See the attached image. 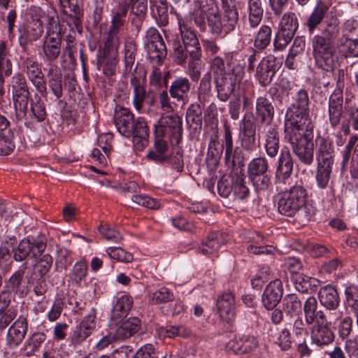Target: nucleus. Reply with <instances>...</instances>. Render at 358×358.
Instances as JSON below:
<instances>
[{
  "label": "nucleus",
  "instance_id": "obj_7",
  "mask_svg": "<svg viewBox=\"0 0 358 358\" xmlns=\"http://www.w3.org/2000/svg\"><path fill=\"white\" fill-rule=\"evenodd\" d=\"M316 143L318 146L316 180L317 185L320 188H324L328 185L331 173L332 150L330 143L324 137L318 136Z\"/></svg>",
  "mask_w": 358,
  "mask_h": 358
},
{
  "label": "nucleus",
  "instance_id": "obj_10",
  "mask_svg": "<svg viewBox=\"0 0 358 358\" xmlns=\"http://www.w3.org/2000/svg\"><path fill=\"white\" fill-rule=\"evenodd\" d=\"M145 47L149 59L156 64H161L166 56V48L159 31L155 28L148 30Z\"/></svg>",
  "mask_w": 358,
  "mask_h": 358
},
{
  "label": "nucleus",
  "instance_id": "obj_36",
  "mask_svg": "<svg viewBox=\"0 0 358 358\" xmlns=\"http://www.w3.org/2000/svg\"><path fill=\"white\" fill-rule=\"evenodd\" d=\"M272 30L269 26L262 25L254 38L255 50L262 52L271 43Z\"/></svg>",
  "mask_w": 358,
  "mask_h": 358
},
{
  "label": "nucleus",
  "instance_id": "obj_31",
  "mask_svg": "<svg viewBox=\"0 0 358 358\" xmlns=\"http://www.w3.org/2000/svg\"><path fill=\"white\" fill-rule=\"evenodd\" d=\"M225 241L223 234L215 232L203 241L200 250L203 255H211L218 251Z\"/></svg>",
  "mask_w": 358,
  "mask_h": 358
},
{
  "label": "nucleus",
  "instance_id": "obj_24",
  "mask_svg": "<svg viewBox=\"0 0 358 358\" xmlns=\"http://www.w3.org/2000/svg\"><path fill=\"white\" fill-rule=\"evenodd\" d=\"M293 160L288 149H282L278 159L275 178L278 182L285 184L291 178L293 171Z\"/></svg>",
  "mask_w": 358,
  "mask_h": 358
},
{
  "label": "nucleus",
  "instance_id": "obj_20",
  "mask_svg": "<svg viewBox=\"0 0 358 358\" xmlns=\"http://www.w3.org/2000/svg\"><path fill=\"white\" fill-rule=\"evenodd\" d=\"M283 294L282 284L280 280L271 281L265 288L262 301L268 310L273 309L279 303Z\"/></svg>",
  "mask_w": 358,
  "mask_h": 358
},
{
  "label": "nucleus",
  "instance_id": "obj_19",
  "mask_svg": "<svg viewBox=\"0 0 358 358\" xmlns=\"http://www.w3.org/2000/svg\"><path fill=\"white\" fill-rule=\"evenodd\" d=\"M217 311L220 317L227 322L234 319L236 315V300L231 292L222 293L217 300Z\"/></svg>",
  "mask_w": 358,
  "mask_h": 358
},
{
  "label": "nucleus",
  "instance_id": "obj_16",
  "mask_svg": "<svg viewBox=\"0 0 358 358\" xmlns=\"http://www.w3.org/2000/svg\"><path fill=\"white\" fill-rule=\"evenodd\" d=\"M145 74H133L130 78V84L133 89V105L138 113H144L143 103L146 97L145 87Z\"/></svg>",
  "mask_w": 358,
  "mask_h": 358
},
{
  "label": "nucleus",
  "instance_id": "obj_9",
  "mask_svg": "<svg viewBox=\"0 0 358 358\" xmlns=\"http://www.w3.org/2000/svg\"><path fill=\"white\" fill-rule=\"evenodd\" d=\"M10 90L16 115L22 119L27 113L29 98L28 86L22 75L16 74L13 77Z\"/></svg>",
  "mask_w": 358,
  "mask_h": 358
},
{
  "label": "nucleus",
  "instance_id": "obj_32",
  "mask_svg": "<svg viewBox=\"0 0 358 358\" xmlns=\"http://www.w3.org/2000/svg\"><path fill=\"white\" fill-rule=\"evenodd\" d=\"M223 8L224 10L222 22L224 33L227 34L234 30L238 20V13L234 3L223 5Z\"/></svg>",
  "mask_w": 358,
  "mask_h": 358
},
{
  "label": "nucleus",
  "instance_id": "obj_64",
  "mask_svg": "<svg viewBox=\"0 0 358 358\" xmlns=\"http://www.w3.org/2000/svg\"><path fill=\"white\" fill-rule=\"evenodd\" d=\"M346 57H358V39L347 38L343 44Z\"/></svg>",
  "mask_w": 358,
  "mask_h": 358
},
{
  "label": "nucleus",
  "instance_id": "obj_33",
  "mask_svg": "<svg viewBox=\"0 0 358 358\" xmlns=\"http://www.w3.org/2000/svg\"><path fill=\"white\" fill-rule=\"evenodd\" d=\"M48 83L52 93L59 99L62 96V75L57 66L50 64L48 73Z\"/></svg>",
  "mask_w": 358,
  "mask_h": 358
},
{
  "label": "nucleus",
  "instance_id": "obj_47",
  "mask_svg": "<svg viewBox=\"0 0 358 358\" xmlns=\"http://www.w3.org/2000/svg\"><path fill=\"white\" fill-rule=\"evenodd\" d=\"M88 265L87 263L81 260L76 262L71 271V278L76 283H80L83 280L87 274Z\"/></svg>",
  "mask_w": 358,
  "mask_h": 358
},
{
  "label": "nucleus",
  "instance_id": "obj_43",
  "mask_svg": "<svg viewBox=\"0 0 358 358\" xmlns=\"http://www.w3.org/2000/svg\"><path fill=\"white\" fill-rule=\"evenodd\" d=\"M173 299V294L165 287H160L149 295V301L153 304L166 303L171 301Z\"/></svg>",
  "mask_w": 358,
  "mask_h": 358
},
{
  "label": "nucleus",
  "instance_id": "obj_14",
  "mask_svg": "<svg viewBox=\"0 0 358 358\" xmlns=\"http://www.w3.org/2000/svg\"><path fill=\"white\" fill-rule=\"evenodd\" d=\"M227 347L229 350L236 354H257L261 350L258 338L251 335H243L235 338L229 342Z\"/></svg>",
  "mask_w": 358,
  "mask_h": 358
},
{
  "label": "nucleus",
  "instance_id": "obj_57",
  "mask_svg": "<svg viewBox=\"0 0 358 358\" xmlns=\"http://www.w3.org/2000/svg\"><path fill=\"white\" fill-rule=\"evenodd\" d=\"M218 194L224 198H227L233 192L231 182L227 178L222 177L217 182Z\"/></svg>",
  "mask_w": 358,
  "mask_h": 358
},
{
  "label": "nucleus",
  "instance_id": "obj_18",
  "mask_svg": "<svg viewBox=\"0 0 358 358\" xmlns=\"http://www.w3.org/2000/svg\"><path fill=\"white\" fill-rule=\"evenodd\" d=\"M162 125L170 130V141L172 145H178L182 138V121L177 114L164 115L161 117Z\"/></svg>",
  "mask_w": 358,
  "mask_h": 358
},
{
  "label": "nucleus",
  "instance_id": "obj_5",
  "mask_svg": "<svg viewBox=\"0 0 358 358\" xmlns=\"http://www.w3.org/2000/svg\"><path fill=\"white\" fill-rule=\"evenodd\" d=\"M294 130L299 131L300 138L294 135L289 136L294 151L301 162L310 165L313 158V123L308 122V124L292 127L291 132Z\"/></svg>",
  "mask_w": 358,
  "mask_h": 358
},
{
  "label": "nucleus",
  "instance_id": "obj_25",
  "mask_svg": "<svg viewBox=\"0 0 358 358\" xmlns=\"http://www.w3.org/2000/svg\"><path fill=\"white\" fill-rule=\"evenodd\" d=\"M142 329L141 320L136 317H129L123 321L115 330L117 340H126L134 336Z\"/></svg>",
  "mask_w": 358,
  "mask_h": 358
},
{
  "label": "nucleus",
  "instance_id": "obj_42",
  "mask_svg": "<svg viewBox=\"0 0 358 358\" xmlns=\"http://www.w3.org/2000/svg\"><path fill=\"white\" fill-rule=\"evenodd\" d=\"M156 14L155 17L159 26L165 27L169 23V8L166 0H155Z\"/></svg>",
  "mask_w": 358,
  "mask_h": 358
},
{
  "label": "nucleus",
  "instance_id": "obj_26",
  "mask_svg": "<svg viewBox=\"0 0 358 358\" xmlns=\"http://www.w3.org/2000/svg\"><path fill=\"white\" fill-rule=\"evenodd\" d=\"M264 134V148L267 155L275 157L280 148L279 134L275 125H267L263 128Z\"/></svg>",
  "mask_w": 358,
  "mask_h": 358
},
{
  "label": "nucleus",
  "instance_id": "obj_6",
  "mask_svg": "<svg viewBox=\"0 0 358 358\" xmlns=\"http://www.w3.org/2000/svg\"><path fill=\"white\" fill-rule=\"evenodd\" d=\"M198 10H196L194 22L204 30L206 19L212 32L220 34L224 32L222 17L220 15L219 8L215 0H196Z\"/></svg>",
  "mask_w": 358,
  "mask_h": 358
},
{
  "label": "nucleus",
  "instance_id": "obj_13",
  "mask_svg": "<svg viewBox=\"0 0 358 358\" xmlns=\"http://www.w3.org/2000/svg\"><path fill=\"white\" fill-rule=\"evenodd\" d=\"M315 329L317 331L315 334V344L317 346L327 345L333 342L334 333L329 328L325 313L322 311L315 312Z\"/></svg>",
  "mask_w": 358,
  "mask_h": 358
},
{
  "label": "nucleus",
  "instance_id": "obj_56",
  "mask_svg": "<svg viewBox=\"0 0 358 358\" xmlns=\"http://www.w3.org/2000/svg\"><path fill=\"white\" fill-rule=\"evenodd\" d=\"M12 73V63L10 59L0 61V94H3L2 85L5 77L10 76Z\"/></svg>",
  "mask_w": 358,
  "mask_h": 358
},
{
  "label": "nucleus",
  "instance_id": "obj_34",
  "mask_svg": "<svg viewBox=\"0 0 358 358\" xmlns=\"http://www.w3.org/2000/svg\"><path fill=\"white\" fill-rule=\"evenodd\" d=\"M248 22L251 28L257 27L263 17L264 10L261 0H248Z\"/></svg>",
  "mask_w": 358,
  "mask_h": 358
},
{
  "label": "nucleus",
  "instance_id": "obj_22",
  "mask_svg": "<svg viewBox=\"0 0 358 358\" xmlns=\"http://www.w3.org/2000/svg\"><path fill=\"white\" fill-rule=\"evenodd\" d=\"M19 43L25 48L29 42L38 40L43 34V27L40 20H32L19 29Z\"/></svg>",
  "mask_w": 358,
  "mask_h": 358
},
{
  "label": "nucleus",
  "instance_id": "obj_49",
  "mask_svg": "<svg viewBox=\"0 0 358 358\" xmlns=\"http://www.w3.org/2000/svg\"><path fill=\"white\" fill-rule=\"evenodd\" d=\"M52 262V257L50 255L45 254L42 256L35 264L37 274L40 277L45 275L50 270Z\"/></svg>",
  "mask_w": 358,
  "mask_h": 358
},
{
  "label": "nucleus",
  "instance_id": "obj_23",
  "mask_svg": "<svg viewBox=\"0 0 358 358\" xmlns=\"http://www.w3.org/2000/svg\"><path fill=\"white\" fill-rule=\"evenodd\" d=\"M255 115L257 120L263 128L267 125H272L274 116V108L270 100L265 96H259L256 100Z\"/></svg>",
  "mask_w": 358,
  "mask_h": 358
},
{
  "label": "nucleus",
  "instance_id": "obj_53",
  "mask_svg": "<svg viewBox=\"0 0 358 358\" xmlns=\"http://www.w3.org/2000/svg\"><path fill=\"white\" fill-rule=\"evenodd\" d=\"M233 195L234 199L244 200L249 196L250 191L242 178L237 179L233 185Z\"/></svg>",
  "mask_w": 358,
  "mask_h": 358
},
{
  "label": "nucleus",
  "instance_id": "obj_21",
  "mask_svg": "<svg viewBox=\"0 0 358 358\" xmlns=\"http://www.w3.org/2000/svg\"><path fill=\"white\" fill-rule=\"evenodd\" d=\"M23 66L30 81L39 92L43 93L46 90V84L38 64L33 58L27 57Z\"/></svg>",
  "mask_w": 358,
  "mask_h": 358
},
{
  "label": "nucleus",
  "instance_id": "obj_28",
  "mask_svg": "<svg viewBox=\"0 0 358 358\" xmlns=\"http://www.w3.org/2000/svg\"><path fill=\"white\" fill-rule=\"evenodd\" d=\"M133 303V299L129 295L124 294L117 297L111 310V320L117 322L126 317L131 310Z\"/></svg>",
  "mask_w": 358,
  "mask_h": 358
},
{
  "label": "nucleus",
  "instance_id": "obj_60",
  "mask_svg": "<svg viewBox=\"0 0 358 358\" xmlns=\"http://www.w3.org/2000/svg\"><path fill=\"white\" fill-rule=\"evenodd\" d=\"M95 318L96 310L94 308H91L88 315L85 316L81 321L80 326H81L84 329L88 331L90 333H92V331L96 326Z\"/></svg>",
  "mask_w": 358,
  "mask_h": 358
},
{
  "label": "nucleus",
  "instance_id": "obj_58",
  "mask_svg": "<svg viewBox=\"0 0 358 358\" xmlns=\"http://www.w3.org/2000/svg\"><path fill=\"white\" fill-rule=\"evenodd\" d=\"M99 231L107 241L118 243L122 239V236L118 231L108 226H101L99 228Z\"/></svg>",
  "mask_w": 358,
  "mask_h": 358
},
{
  "label": "nucleus",
  "instance_id": "obj_61",
  "mask_svg": "<svg viewBox=\"0 0 358 358\" xmlns=\"http://www.w3.org/2000/svg\"><path fill=\"white\" fill-rule=\"evenodd\" d=\"M158 99L162 110L165 113H170L173 111V106L171 101L170 97L168 95V92L166 90H163L159 93Z\"/></svg>",
  "mask_w": 358,
  "mask_h": 358
},
{
  "label": "nucleus",
  "instance_id": "obj_4",
  "mask_svg": "<svg viewBox=\"0 0 358 358\" xmlns=\"http://www.w3.org/2000/svg\"><path fill=\"white\" fill-rule=\"evenodd\" d=\"M6 247L0 248V260L7 259L10 257V252L13 254V258L17 262H22L29 255L36 258L41 255L46 248V242L44 236H38L32 242L28 239H22L17 245L15 237H10L6 241Z\"/></svg>",
  "mask_w": 358,
  "mask_h": 358
},
{
  "label": "nucleus",
  "instance_id": "obj_62",
  "mask_svg": "<svg viewBox=\"0 0 358 358\" xmlns=\"http://www.w3.org/2000/svg\"><path fill=\"white\" fill-rule=\"evenodd\" d=\"M352 319L350 316H345L342 319L338 326V332L343 338L348 336L352 331Z\"/></svg>",
  "mask_w": 358,
  "mask_h": 358
},
{
  "label": "nucleus",
  "instance_id": "obj_38",
  "mask_svg": "<svg viewBox=\"0 0 358 358\" xmlns=\"http://www.w3.org/2000/svg\"><path fill=\"white\" fill-rule=\"evenodd\" d=\"M282 311L290 317L298 315L301 310V303L296 294H287L282 301Z\"/></svg>",
  "mask_w": 358,
  "mask_h": 358
},
{
  "label": "nucleus",
  "instance_id": "obj_44",
  "mask_svg": "<svg viewBox=\"0 0 358 358\" xmlns=\"http://www.w3.org/2000/svg\"><path fill=\"white\" fill-rule=\"evenodd\" d=\"M345 303L354 313L356 320L358 318V289L354 287H347L345 289Z\"/></svg>",
  "mask_w": 358,
  "mask_h": 358
},
{
  "label": "nucleus",
  "instance_id": "obj_17",
  "mask_svg": "<svg viewBox=\"0 0 358 358\" xmlns=\"http://www.w3.org/2000/svg\"><path fill=\"white\" fill-rule=\"evenodd\" d=\"M27 329V320L24 317H19L8 329L7 344L12 348L18 346L24 338Z\"/></svg>",
  "mask_w": 358,
  "mask_h": 358
},
{
  "label": "nucleus",
  "instance_id": "obj_35",
  "mask_svg": "<svg viewBox=\"0 0 358 358\" xmlns=\"http://www.w3.org/2000/svg\"><path fill=\"white\" fill-rule=\"evenodd\" d=\"M215 85L217 98L223 102L228 101L231 94L236 90L231 83L222 73L217 76Z\"/></svg>",
  "mask_w": 358,
  "mask_h": 358
},
{
  "label": "nucleus",
  "instance_id": "obj_8",
  "mask_svg": "<svg viewBox=\"0 0 358 358\" xmlns=\"http://www.w3.org/2000/svg\"><path fill=\"white\" fill-rule=\"evenodd\" d=\"M309 100L308 93L303 90H300L297 93L296 101L288 108L286 113V131L288 132L290 127H301L308 122H313L309 117L308 113Z\"/></svg>",
  "mask_w": 358,
  "mask_h": 358
},
{
  "label": "nucleus",
  "instance_id": "obj_29",
  "mask_svg": "<svg viewBox=\"0 0 358 358\" xmlns=\"http://www.w3.org/2000/svg\"><path fill=\"white\" fill-rule=\"evenodd\" d=\"M320 303L327 309H334L339 303V296L336 289L331 285L322 287L318 292Z\"/></svg>",
  "mask_w": 358,
  "mask_h": 358
},
{
  "label": "nucleus",
  "instance_id": "obj_45",
  "mask_svg": "<svg viewBox=\"0 0 358 358\" xmlns=\"http://www.w3.org/2000/svg\"><path fill=\"white\" fill-rule=\"evenodd\" d=\"M106 252L111 259L122 262H131L133 260V255L120 247H109Z\"/></svg>",
  "mask_w": 358,
  "mask_h": 358
},
{
  "label": "nucleus",
  "instance_id": "obj_2",
  "mask_svg": "<svg viewBox=\"0 0 358 358\" xmlns=\"http://www.w3.org/2000/svg\"><path fill=\"white\" fill-rule=\"evenodd\" d=\"M114 122L121 135L127 138L132 136L133 143L138 149L148 145L149 129L143 117L135 119L129 109L121 107L115 111Z\"/></svg>",
  "mask_w": 358,
  "mask_h": 358
},
{
  "label": "nucleus",
  "instance_id": "obj_37",
  "mask_svg": "<svg viewBox=\"0 0 358 358\" xmlns=\"http://www.w3.org/2000/svg\"><path fill=\"white\" fill-rule=\"evenodd\" d=\"M46 335L42 332L34 333L25 341L22 350L27 357H31L39 350L42 343L45 341Z\"/></svg>",
  "mask_w": 358,
  "mask_h": 358
},
{
  "label": "nucleus",
  "instance_id": "obj_39",
  "mask_svg": "<svg viewBox=\"0 0 358 358\" xmlns=\"http://www.w3.org/2000/svg\"><path fill=\"white\" fill-rule=\"evenodd\" d=\"M236 89L239 87L245 76V66L241 64L233 65L227 71L222 73Z\"/></svg>",
  "mask_w": 358,
  "mask_h": 358
},
{
  "label": "nucleus",
  "instance_id": "obj_46",
  "mask_svg": "<svg viewBox=\"0 0 358 358\" xmlns=\"http://www.w3.org/2000/svg\"><path fill=\"white\" fill-rule=\"evenodd\" d=\"M298 25V21L295 13L288 12L285 13L282 16L280 22L279 29L296 32Z\"/></svg>",
  "mask_w": 358,
  "mask_h": 358
},
{
  "label": "nucleus",
  "instance_id": "obj_55",
  "mask_svg": "<svg viewBox=\"0 0 358 358\" xmlns=\"http://www.w3.org/2000/svg\"><path fill=\"white\" fill-rule=\"evenodd\" d=\"M25 268H26L17 270L10 277L8 281H6V285L8 289L13 291L17 290L24 275Z\"/></svg>",
  "mask_w": 358,
  "mask_h": 358
},
{
  "label": "nucleus",
  "instance_id": "obj_11",
  "mask_svg": "<svg viewBox=\"0 0 358 358\" xmlns=\"http://www.w3.org/2000/svg\"><path fill=\"white\" fill-rule=\"evenodd\" d=\"M279 68L276 58L268 55L262 59L256 68L255 78L262 87L268 85Z\"/></svg>",
  "mask_w": 358,
  "mask_h": 358
},
{
  "label": "nucleus",
  "instance_id": "obj_3",
  "mask_svg": "<svg viewBox=\"0 0 358 358\" xmlns=\"http://www.w3.org/2000/svg\"><path fill=\"white\" fill-rule=\"evenodd\" d=\"M301 182L302 185H295L280 194L278 209L280 214L293 216L306 205L308 195L306 187L312 188L311 176L302 173Z\"/></svg>",
  "mask_w": 358,
  "mask_h": 358
},
{
  "label": "nucleus",
  "instance_id": "obj_52",
  "mask_svg": "<svg viewBox=\"0 0 358 358\" xmlns=\"http://www.w3.org/2000/svg\"><path fill=\"white\" fill-rule=\"evenodd\" d=\"M131 200L134 203L150 209H157L159 207L158 201L146 195L135 194L132 196Z\"/></svg>",
  "mask_w": 358,
  "mask_h": 358
},
{
  "label": "nucleus",
  "instance_id": "obj_63",
  "mask_svg": "<svg viewBox=\"0 0 358 358\" xmlns=\"http://www.w3.org/2000/svg\"><path fill=\"white\" fill-rule=\"evenodd\" d=\"M63 310V303L60 299L55 301L50 310L48 313V319L50 322L56 321Z\"/></svg>",
  "mask_w": 358,
  "mask_h": 358
},
{
  "label": "nucleus",
  "instance_id": "obj_30",
  "mask_svg": "<svg viewBox=\"0 0 358 358\" xmlns=\"http://www.w3.org/2000/svg\"><path fill=\"white\" fill-rule=\"evenodd\" d=\"M171 13L177 17L180 33L184 45L191 46L193 45H199L195 33L190 29L182 16L176 10H173V8H171Z\"/></svg>",
  "mask_w": 358,
  "mask_h": 358
},
{
  "label": "nucleus",
  "instance_id": "obj_54",
  "mask_svg": "<svg viewBox=\"0 0 358 358\" xmlns=\"http://www.w3.org/2000/svg\"><path fill=\"white\" fill-rule=\"evenodd\" d=\"M250 179L252 182L253 185L258 190H266L271 184V177L268 173L259 174L256 176L250 178Z\"/></svg>",
  "mask_w": 358,
  "mask_h": 358
},
{
  "label": "nucleus",
  "instance_id": "obj_59",
  "mask_svg": "<svg viewBox=\"0 0 358 358\" xmlns=\"http://www.w3.org/2000/svg\"><path fill=\"white\" fill-rule=\"evenodd\" d=\"M133 358H157V354L152 345L146 344L137 350Z\"/></svg>",
  "mask_w": 358,
  "mask_h": 358
},
{
  "label": "nucleus",
  "instance_id": "obj_40",
  "mask_svg": "<svg viewBox=\"0 0 358 358\" xmlns=\"http://www.w3.org/2000/svg\"><path fill=\"white\" fill-rule=\"evenodd\" d=\"M31 115L37 120L38 122L43 121L47 115L44 102L41 96L36 94L31 99Z\"/></svg>",
  "mask_w": 358,
  "mask_h": 358
},
{
  "label": "nucleus",
  "instance_id": "obj_12",
  "mask_svg": "<svg viewBox=\"0 0 358 358\" xmlns=\"http://www.w3.org/2000/svg\"><path fill=\"white\" fill-rule=\"evenodd\" d=\"M62 36L60 30H48L43 43V60L50 66L61 53Z\"/></svg>",
  "mask_w": 358,
  "mask_h": 358
},
{
  "label": "nucleus",
  "instance_id": "obj_48",
  "mask_svg": "<svg viewBox=\"0 0 358 358\" xmlns=\"http://www.w3.org/2000/svg\"><path fill=\"white\" fill-rule=\"evenodd\" d=\"M67 355V352L63 351L60 347L48 342L45 346L42 358H66Z\"/></svg>",
  "mask_w": 358,
  "mask_h": 358
},
{
  "label": "nucleus",
  "instance_id": "obj_27",
  "mask_svg": "<svg viewBox=\"0 0 358 358\" xmlns=\"http://www.w3.org/2000/svg\"><path fill=\"white\" fill-rule=\"evenodd\" d=\"M191 89V83L187 78L178 77L171 84L169 92L171 97L178 101H185Z\"/></svg>",
  "mask_w": 358,
  "mask_h": 358
},
{
  "label": "nucleus",
  "instance_id": "obj_1",
  "mask_svg": "<svg viewBox=\"0 0 358 358\" xmlns=\"http://www.w3.org/2000/svg\"><path fill=\"white\" fill-rule=\"evenodd\" d=\"M130 7L134 15L143 17L147 12L148 0H122L111 10L110 24L106 33L104 46L106 50L112 52L113 55L117 52L120 34L127 29V16Z\"/></svg>",
  "mask_w": 358,
  "mask_h": 358
},
{
  "label": "nucleus",
  "instance_id": "obj_41",
  "mask_svg": "<svg viewBox=\"0 0 358 358\" xmlns=\"http://www.w3.org/2000/svg\"><path fill=\"white\" fill-rule=\"evenodd\" d=\"M268 169V164L265 157H259L253 159L248 164L249 177L251 178L267 173Z\"/></svg>",
  "mask_w": 358,
  "mask_h": 358
},
{
  "label": "nucleus",
  "instance_id": "obj_51",
  "mask_svg": "<svg viewBox=\"0 0 358 358\" xmlns=\"http://www.w3.org/2000/svg\"><path fill=\"white\" fill-rule=\"evenodd\" d=\"M202 110L199 105L192 104L187 110L186 120L188 123H194L196 125L202 124Z\"/></svg>",
  "mask_w": 358,
  "mask_h": 358
},
{
  "label": "nucleus",
  "instance_id": "obj_50",
  "mask_svg": "<svg viewBox=\"0 0 358 358\" xmlns=\"http://www.w3.org/2000/svg\"><path fill=\"white\" fill-rule=\"evenodd\" d=\"M225 162L229 166L233 169L235 167L241 168L244 165V157L242 151L238 148L231 150V154L225 155Z\"/></svg>",
  "mask_w": 358,
  "mask_h": 358
},
{
  "label": "nucleus",
  "instance_id": "obj_15",
  "mask_svg": "<svg viewBox=\"0 0 358 358\" xmlns=\"http://www.w3.org/2000/svg\"><path fill=\"white\" fill-rule=\"evenodd\" d=\"M252 116L244 115L239 135L241 146L250 152L256 149V125Z\"/></svg>",
  "mask_w": 358,
  "mask_h": 358
}]
</instances>
